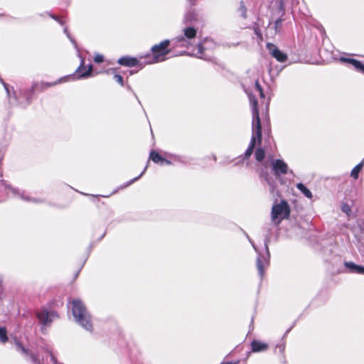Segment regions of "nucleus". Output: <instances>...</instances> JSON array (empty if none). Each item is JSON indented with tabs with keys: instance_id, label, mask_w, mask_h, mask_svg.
Segmentation results:
<instances>
[{
	"instance_id": "f257e3e1",
	"label": "nucleus",
	"mask_w": 364,
	"mask_h": 364,
	"mask_svg": "<svg viewBox=\"0 0 364 364\" xmlns=\"http://www.w3.org/2000/svg\"><path fill=\"white\" fill-rule=\"evenodd\" d=\"M252 112V137L250 143L245 152V158L248 159L252 154L256 144V139L260 144L262 141V127L257 107V101L254 95H248Z\"/></svg>"
},
{
	"instance_id": "f03ea898",
	"label": "nucleus",
	"mask_w": 364,
	"mask_h": 364,
	"mask_svg": "<svg viewBox=\"0 0 364 364\" xmlns=\"http://www.w3.org/2000/svg\"><path fill=\"white\" fill-rule=\"evenodd\" d=\"M72 313L75 321L85 330L92 331V323L91 316L82 301L80 299H75L72 302Z\"/></svg>"
},
{
	"instance_id": "7ed1b4c3",
	"label": "nucleus",
	"mask_w": 364,
	"mask_h": 364,
	"mask_svg": "<svg viewBox=\"0 0 364 364\" xmlns=\"http://www.w3.org/2000/svg\"><path fill=\"white\" fill-rule=\"evenodd\" d=\"M289 215L290 207L286 200H282L280 203L273 205L271 211V219L276 226L279 225L283 220L289 218Z\"/></svg>"
},
{
	"instance_id": "20e7f679",
	"label": "nucleus",
	"mask_w": 364,
	"mask_h": 364,
	"mask_svg": "<svg viewBox=\"0 0 364 364\" xmlns=\"http://www.w3.org/2000/svg\"><path fill=\"white\" fill-rule=\"evenodd\" d=\"M169 43L170 42L168 40H165L159 44L152 46V60H147L146 63L151 64L164 60V56L168 53L167 48L169 46Z\"/></svg>"
},
{
	"instance_id": "39448f33",
	"label": "nucleus",
	"mask_w": 364,
	"mask_h": 364,
	"mask_svg": "<svg viewBox=\"0 0 364 364\" xmlns=\"http://www.w3.org/2000/svg\"><path fill=\"white\" fill-rule=\"evenodd\" d=\"M270 237L269 235H267L264 239V247L266 252L263 255L259 254L257 259V267L259 272V274L261 278H262L264 275V269L269 265V251L268 247V244L269 242Z\"/></svg>"
},
{
	"instance_id": "423d86ee",
	"label": "nucleus",
	"mask_w": 364,
	"mask_h": 364,
	"mask_svg": "<svg viewBox=\"0 0 364 364\" xmlns=\"http://www.w3.org/2000/svg\"><path fill=\"white\" fill-rule=\"evenodd\" d=\"M16 350L19 351L25 358L33 364H41L39 356L33 353L28 348H25L20 342H16Z\"/></svg>"
},
{
	"instance_id": "0eeeda50",
	"label": "nucleus",
	"mask_w": 364,
	"mask_h": 364,
	"mask_svg": "<svg viewBox=\"0 0 364 364\" xmlns=\"http://www.w3.org/2000/svg\"><path fill=\"white\" fill-rule=\"evenodd\" d=\"M196 28L192 26H188L183 29V35L178 36L176 41L178 43H181V46L188 47L190 43L187 41L186 39L191 40L194 38L196 36Z\"/></svg>"
},
{
	"instance_id": "6e6552de",
	"label": "nucleus",
	"mask_w": 364,
	"mask_h": 364,
	"mask_svg": "<svg viewBox=\"0 0 364 364\" xmlns=\"http://www.w3.org/2000/svg\"><path fill=\"white\" fill-rule=\"evenodd\" d=\"M288 165L282 159H275L272 161V171L274 175L278 178L281 175L288 173Z\"/></svg>"
},
{
	"instance_id": "1a4fd4ad",
	"label": "nucleus",
	"mask_w": 364,
	"mask_h": 364,
	"mask_svg": "<svg viewBox=\"0 0 364 364\" xmlns=\"http://www.w3.org/2000/svg\"><path fill=\"white\" fill-rule=\"evenodd\" d=\"M117 62L121 65L129 68L137 66L139 67L140 69H141L146 64H147L146 61L142 63L139 59L130 56L122 57L118 60Z\"/></svg>"
},
{
	"instance_id": "9d476101",
	"label": "nucleus",
	"mask_w": 364,
	"mask_h": 364,
	"mask_svg": "<svg viewBox=\"0 0 364 364\" xmlns=\"http://www.w3.org/2000/svg\"><path fill=\"white\" fill-rule=\"evenodd\" d=\"M267 48L271 55L280 63H284L287 60V55L280 50L274 44L268 43Z\"/></svg>"
},
{
	"instance_id": "9b49d317",
	"label": "nucleus",
	"mask_w": 364,
	"mask_h": 364,
	"mask_svg": "<svg viewBox=\"0 0 364 364\" xmlns=\"http://www.w3.org/2000/svg\"><path fill=\"white\" fill-rule=\"evenodd\" d=\"M37 317L41 323L46 326L49 325L54 318L57 317V314L54 311L41 310L37 313Z\"/></svg>"
},
{
	"instance_id": "f8f14e48",
	"label": "nucleus",
	"mask_w": 364,
	"mask_h": 364,
	"mask_svg": "<svg viewBox=\"0 0 364 364\" xmlns=\"http://www.w3.org/2000/svg\"><path fill=\"white\" fill-rule=\"evenodd\" d=\"M207 48L204 46L203 43H199L197 46V51L196 53V56L197 58L205 60H210L211 58V55L209 53H206L205 51H207Z\"/></svg>"
},
{
	"instance_id": "ddd939ff",
	"label": "nucleus",
	"mask_w": 364,
	"mask_h": 364,
	"mask_svg": "<svg viewBox=\"0 0 364 364\" xmlns=\"http://www.w3.org/2000/svg\"><path fill=\"white\" fill-rule=\"evenodd\" d=\"M198 21V14L194 9H191L188 10V11L186 14L183 19V22L186 24H192L195 22H197Z\"/></svg>"
},
{
	"instance_id": "4468645a",
	"label": "nucleus",
	"mask_w": 364,
	"mask_h": 364,
	"mask_svg": "<svg viewBox=\"0 0 364 364\" xmlns=\"http://www.w3.org/2000/svg\"><path fill=\"white\" fill-rule=\"evenodd\" d=\"M344 266L350 273L364 274V267L358 265L353 262H346Z\"/></svg>"
},
{
	"instance_id": "2eb2a0df",
	"label": "nucleus",
	"mask_w": 364,
	"mask_h": 364,
	"mask_svg": "<svg viewBox=\"0 0 364 364\" xmlns=\"http://www.w3.org/2000/svg\"><path fill=\"white\" fill-rule=\"evenodd\" d=\"M251 349L254 353L265 351L268 349V344L257 340H253L251 343Z\"/></svg>"
},
{
	"instance_id": "dca6fc26",
	"label": "nucleus",
	"mask_w": 364,
	"mask_h": 364,
	"mask_svg": "<svg viewBox=\"0 0 364 364\" xmlns=\"http://www.w3.org/2000/svg\"><path fill=\"white\" fill-rule=\"evenodd\" d=\"M63 81H64V78H60L58 81L52 82V83H49V82L46 83V82H41L40 83H36V84L33 85L32 86V90L43 91L46 88L55 85L58 83H60Z\"/></svg>"
},
{
	"instance_id": "f3484780",
	"label": "nucleus",
	"mask_w": 364,
	"mask_h": 364,
	"mask_svg": "<svg viewBox=\"0 0 364 364\" xmlns=\"http://www.w3.org/2000/svg\"><path fill=\"white\" fill-rule=\"evenodd\" d=\"M83 66H84V60H82L80 65L76 70V73H78V78H87L91 75V73L92 71V65H90L87 71L81 73V70L83 68Z\"/></svg>"
},
{
	"instance_id": "a211bd4d",
	"label": "nucleus",
	"mask_w": 364,
	"mask_h": 364,
	"mask_svg": "<svg viewBox=\"0 0 364 364\" xmlns=\"http://www.w3.org/2000/svg\"><path fill=\"white\" fill-rule=\"evenodd\" d=\"M260 176L262 178H263L267 184L269 186L271 191H273L274 188V181L269 176L268 172L267 170L262 169L260 173Z\"/></svg>"
},
{
	"instance_id": "6ab92c4d",
	"label": "nucleus",
	"mask_w": 364,
	"mask_h": 364,
	"mask_svg": "<svg viewBox=\"0 0 364 364\" xmlns=\"http://www.w3.org/2000/svg\"><path fill=\"white\" fill-rule=\"evenodd\" d=\"M150 159H151L154 163L159 164L161 165L164 164V161H165V159L163 158L161 156L159 155V153H157L155 151H151L149 155Z\"/></svg>"
},
{
	"instance_id": "aec40b11",
	"label": "nucleus",
	"mask_w": 364,
	"mask_h": 364,
	"mask_svg": "<svg viewBox=\"0 0 364 364\" xmlns=\"http://www.w3.org/2000/svg\"><path fill=\"white\" fill-rule=\"evenodd\" d=\"M296 188L308 198L311 199L313 197L312 193L309 190L303 183H299L296 184Z\"/></svg>"
},
{
	"instance_id": "412c9836",
	"label": "nucleus",
	"mask_w": 364,
	"mask_h": 364,
	"mask_svg": "<svg viewBox=\"0 0 364 364\" xmlns=\"http://www.w3.org/2000/svg\"><path fill=\"white\" fill-rule=\"evenodd\" d=\"M364 165V161H361L358 164H357L351 171L350 176L354 178L357 179L359 176V173L361 171L363 166Z\"/></svg>"
},
{
	"instance_id": "4be33fe9",
	"label": "nucleus",
	"mask_w": 364,
	"mask_h": 364,
	"mask_svg": "<svg viewBox=\"0 0 364 364\" xmlns=\"http://www.w3.org/2000/svg\"><path fill=\"white\" fill-rule=\"evenodd\" d=\"M255 156L256 160L261 162L265 156L264 150L262 148H258L255 151Z\"/></svg>"
},
{
	"instance_id": "5701e85b",
	"label": "nucleus",
	"mask_w": 364,
	"mask_h": 364,
	"mask_svg": "<svg viewBox=\"0 0 364 364\" xmlns=\"http://www.w3.org/2000/svg\"><path fill=\"white\" fill-rule=\"evenodd\" d=\"M351 65L358 70L364 74V65L359 60L354 59Z\"/></svg>"
},
{
	"instance_id": "b1692460",
	"label": "nucleus",
	"mask_w": 364,
	"mask_h": 364,
	"mask_svg": "<svg viewBox=\"0 0 364 364\" xmlns=\"http://www.w3.org/2000/svg\"><path fill=\"white\" fill-rule=\"evenodd\" d=\"M11 191L14 194H18L19 196L21 197V199L24 200H26V201H33V202H35V203H37L38 202V200L36 199H33L28 196H24L23 193H18V191L15 189V188H11Z\"/></svg>"
},
{
	"instance_id": "393cba45",
	"label": "nucleus",
	"mask_w": 364,
	"mask_h": 364,
	"mask_svg": "<svg viewBox=\"0 0 364 364\" xmlns=\"http://www.w3.org/2000/svg\"><path fill=\"white\" fill-rule=\"evenodd\" d=\"M8 340L6 335V330L4 327H0V341L1 343H6Z\"/></svg>"
},
{
	"instance_id": "a878e982",
	"label": "nucleus",
	"mask_w": 364,
	"mask_h": 364,
	"mask_svg": "<svg viewBox=\"0 0 364 364\" xmlns=\"http://www.w3.org/2000/svg\"><path fill=\"white\" fill-rule=\"evenodd\" d=\"M239 11L241 12L242 17L244 18H247V9H246L245 5L242 1H240Z\"/></svg>"
},
{
	"instance_id": "bb28decb",
	"label": "nucleus",
	"mask_w": 364,
	"mask_h": 364,
	"mask_svg": "<svg viewBox=\"0 0 364 364\" xmlns=\"http://www.w3.org/2000/svg\"><path fill=\"white\" fill-rule=\"evenodd\" d=\"M255 89L259 92L260 97L261 98H264V95L262 88V87L259 85L258 81L255 82Z\"/></svg>"
},
{
	"instance_id": "cd10ccee",
	"label": "nucleus",
	"mask_w": 364,
	"mask_h": 364,
	"mask_svg": "<svg viewBox=\"0 0 364 364\" xmlns=\"http://www.w3.org/2000/svg\"><path fill=\"white\" fill-rule=\"evenodd\" d=\"M282 21H283L282 18H279V19H277L275 21V23H274V29H275L276 32H279L280 31V28L282 26Z\"/></svg>"
},
{
	"instance_id": "c85d7f7f",
	"label": "nucleus",
	"mask_w": 364,
	"mask_h": 364,
	"mask_svg": "<svg viewBox=\"0 0 364 364\" xmlns=\"http://www.w3.org/2000/svg\"><path fill=\"white\" fill-rule=\"evenodd\" d=\"M114 79L115 81L119 83L121 86H124V80L123 77L119 74L114 75Z\"/></svg>"
},
{
	"instance_id": "c756f323",
	"label": "nucleus",
	"mask_w": 364,
	"mask_h": 364,
	"mask_svg": "<svg viewBox=\"0 0 364 364\" xmlns=\"http://www.w3.org/2000/svg\"><path fill=\"white\" fill-rule=\"evenodd\" d=\"M64 33L66 34L67 37L70 40V41L73 43V44L77 47V43L75 42V41L71 37L70 33L68 32V28L65 27L64 28Z\"/></svg>"
},
{
	"instance_id": "7c9ffc66",
	"label": "nucleus",
	"mask_w": 364,
	"mask_h": 364,
	"mask_svg": "<svg viewBox=\"0 0 364 364\" xmlns=\"http://www.w3.org/2000/svg\"><path fill=\"white\" fill-rule=\"evenodd\" d=\"M94 61L97 63H100L104 61V56L101 54H97L95 56Z\"/></svg>"
},
{
	"instance_id": "2f4dec72",
	"label": "nucleus",
	"mask_w": 364,
	"mask_h": 364,
	"mask_svg": "<svg viewBox=\"0 0 364 364\" xmlns=\"http://www.w3.org/2000/svg\"><path fill=\"white\" fill-rule=\"evenodd\" d=\"M146 168H147V165L145 166V168H144V170H143V171L141 173V174H140L139 176H137V177H136V178H134L132 179V180L129 182L128 185H130V184H132V183H134V181H137V180H138V179H139V178H140V177H141V176L145 173V171H146Z\"/></svg>"
},
{
	"instance_id": "473e14b6",
	"label": "nucleus",
	"mask_w": 364,
	"mask_h": 364,
	"mask_svg": "<svg viewBox=\"0 0 364 364\" xmlns=\"http://www.w3.org/2000/svg\"><path fill=\"white\" fill-rule=\"evenodd\" d=\"M254 31H255V33L257 35V36L260 39V40H262V33L259 30V28L256 26L254 28Z\"/></svg>"
},
{
	"instance_id": "72a5a7b5",
	"label": "nucleus",
	"mask_w": 364,
	"mask_h": 364,
	"mask_svg": "<svg viewBox=\"0 0 364 364\" xmlns=\"http://www.w3.org/2000/svg\"><path fill=\"white\" fill-rule=\"evenodd\" d=\"M352 60H354V59L353 58H344V57H341L340 58V61H341L343 63H350V64H351L353 63Z\"/></svg>"
},
{
	"instance_id": "f704fd0d",
	"label": "nucleus",
	"mask_w": 364,
	"mask_h": 364,
	"mask_svg": "<svg viewBox=\"0 0 364 364\" xmlns=\"http://www.w3.org/2000/svg\"><path fill=\"white\" fill-rule=\"evenodd\" d=\"M342 210H343V212H344L348 215L350 213V208L349 207L348 205L345 204V205H342Z\"/></svg>"
},
{
	"instance_id": "c9c22d12",
	"label": "nucleus",
	"mask_w": 364,
	"mask_h": 364,
	"mask_svg": "<svg viewBox=\"0 0 364 364\" xmlns=\"http://www.w3.org/2000/svg\"><path fill=\"white\" fill-rule=\"evenodd\" d=\"M51 17H52L53 19L56 20L58 22H59V23H60L61 25H63V24H64V22H63L62 20H60L58 17H57V16H51Z\"/></svg>"
},
{
	"instance_id": "e433bc0d",
	"label": "nucleus",
	"mask_w": 364,
	"mask_h": 364,
	"mask_svg": "<svg viewBox=\"0 0 364 364\" xmlns=\"http://www.w3.org/2000/svg\"><path fill=\"white\" fill-rule=\"evenodd\" d=\"M164 164H168H168H171V161H168V160H167V159H165V161H164Z\"/></svg>"
},
{
	"instance_id": "4c0bfd02",
	"label": "nucleus",
	"mask_w": 364,
	"mask_h": 364,
	"mask_svg": "<svg viewBox=\"0 0 364 364\" xmlns=\"http://www.w3.org/2000/svg\"><path fill=\"white\" fill-rule=\"evenodd\" d=\"M237 362H235V363H232V362H225V363H222L221 364H237Z\"/></svg>"
},
{
	"instance_id": "58836bf2",
	"label": "nucleus",
	"mask_w": 364,
	"mask_h": 364,
	"mask_svg": "<svg viewBox=\"0 0 364 364\" xmlns=\"http://www.w3.org/2000/svg\"><path fill=\"white\" fill-rule=\"evenodd\" d=\"M2 83H3L5 89L6 90L7 92L9 93V90H8V87H7V85L6 83H4L3 81H2Z\"/></svg>"
},
{
	"instance_id": "ea45409f",
	"label": "nucleus",
	"mask_w": 364,
	"mask_h": 364,
	"mask_svg": "<svg viewBox=\"0 0 364 364\" xmlns=\"http://www.w3.org/2000/svg\"><path fill=\"white\" fill-rule=\"evenodd\" d=\"M51 360L53 361V363H57V360L55 359V358L54 356H51Z\"/></svg>"
},
{
	"instance_id": "a19ab883",
	"label": "nucleus",
	"mask_w": 364,
	"mask_h": 364,
	"mask_svg": "<svg viewBox=\"0 0 364 364\" xmlns=\"http://www.w3.org/2000/svg\"><path fill=\"white\" fill-rule=\"evenodd\" d=\"M250 242L252 243V246H253L254 249L257 251V248H256V247L254 245V244L252 242V241H251V240H250Z\"/></svg>"
},
{
	"instance_id": "79ce46f5",
	"label": "nucleus",
	"mask_w": 364,
	"mask_h": 364,
	"mask_svg": "<svg viewBox=\"0 0 364 364\" xmlns=\"http://www.w3.org/2000/svg\"><path fill=\"white\" fill-rule=\"evenodd\" d=\"M127 89H128V90H131V87H130V86H129V85H128V86H127Z\"/></svg>"
},
{
	"instance_id": "37998d69",
	"label": "nucleus",
	"mask_w": 364,
	"mask_h": 364,
	"mask_svg": "<svg viewBox=\"0 0 364 364\" xmlns=\"http://www.w3.org/2000/svg\"><path fill=\"white\" fill-rule=\"evenodd\" d=\"M209 43V41H207V40H206V41H205V43Z\"/></svg>"
}]
</instances>
